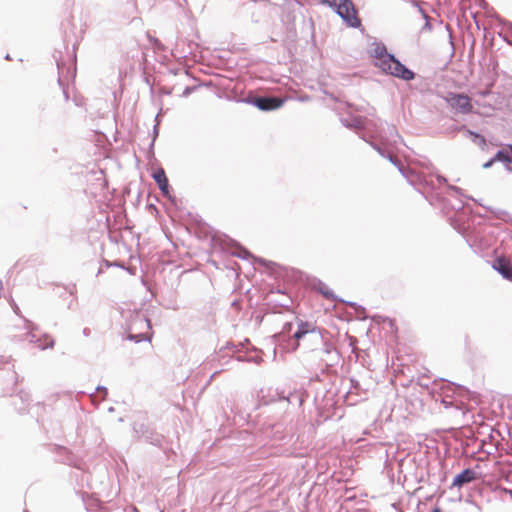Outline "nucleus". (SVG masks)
I'll return each mask as SVG.
<instances>
[{"instance_id":"16","label":"nucleus","mask_w":512,"mask_h":512,"mask_svg":"<svg viewBox=\"0 0 512 512\" xmlns=\"http://www.w3.org/2000/svg\"><path fill=\"white\" fill-rule=\"evenodd\" d=\"M492 268L505 280L512 282V264L506 257H496L493 260Z\"/></svg>"},{"instance_id":"23","label":"nucleus","mask_w":512,"mask_h":512,"mask_svg":"<svg viewBox=\"0 0 512 512\" xmlns=\"http://www.w3.org/2000/svg\"><path fill=\"white\" fill-rule=\"evenodd\" d=\"M487 209L493 213L495 218L512 224V215L509 212L502 209H493L490 207H487Z\"/></svg>"},{"instance_id":"38","label":"nucleus","mask_w":512,"mask_h":512,"mask_svg":"<svg viewBox=\"0 0 512 512\" xmlns=\"http://www.w3.org/2000/svg\"><path fill=\"white\" fill-rule=\"evenodd\" d=\"M417 8H418L419 13L422 15V17H423L424 19H425V18H427V17H429V16H428V14L426 13V11H425L421 6H419V7H417Z\"/></svg>"},{"instance_id":"37","label":"nucleus","mask_w":512,"mask_h":512,"mask_svg":"<svg viewBox=\"0 0 512 512\" xmlns=\"http://www.w3.org/2000/svg\"><path fill=\"white\" fill-rule=\"evenodd\" d=\"M359 137H360L363 141H365L366 143H368V144H369V142H373L370 138H368V137H367V135H366L365 133H361V134H359Z\"/></svg>"},{"instance_id":"9","label":"nucleus","mask_w":512,"mask_h":512,"mask_svg":"<svg viewBox=\"0 0 512 512\" xmlns=\"http://www.w3.org/2000/svg\"><path fill=\"white\" fill-rule=\"evenodd\" d=\"M54 58L56 59L57 69H58V83L63 88V94L66 100H68V92L65 89L64 82L68 81L71 78H74L76 75V53L75 50H73L72 56H71V64L67 65L65 61L62 59L56 58L54 55Z\"/></svg>"},{"instance_id":"11","label":"nucleus","mask_w":512,"mask_h":512,"mask_svg":"<svg viewBox=\"0 0 512 512\" xmlns=\"http://www.w3.org/2000/svg\"><path fill=\"white\" fill-rule=\"evenodd\" d=\"M495 162L503 163L505 169L512 172V144H506L505 147L499 149L492 158L482 165V167L484 169H488L492 167Z\"/></svg>"},{"instance_id":"1","label":"nucleus","mask_w":512,"mask_h":512,"mask_svg":"<svg viewBox=\"0 0 512 512\" xmlns=\"http://www.w3.org/2000/svg\"><path fill=\"white\" fill-rule=\"evenodd\" d=\"M146 329L147 331L151 330V321L148 319L143 313L133 312L130 314L128 323L126 325L127 335L124 339L128 341H132L135 343H140L143 341H151L152 335L148 332H138L135 331Z\"/></svg>"},{"instance_id":"22","label":"nucleus","mask_w":512,"mask_h":512,"mask_svg":"<svg viewBox=\"0 0 512 512\" xmlns=\"http://www.w3.org/2000/svg\"><path fill=\"white\" fill-rule=\"evenodd\" d=\"M388 55L393 54L387 51V48L384 44H377L372 52V56L377 58L379 60V63H381V61L383 60L388 59Z\"/></svg>"},{"instance_id":"27","label":"nucleus","mask_w":512,"mask_h":512,"mask_svg":"<svg viewBox=\"0 0 512 512\" xmlns=\"http://www.w3.org/2000/svg\"><path fill=\"white\" fill-rule=\"evenodd\" d=\"M369 145L379 153L380 156H382L383 158H386L387 157V154L390 153L388 151V149L385 147L384 144H379L375 141L373 142H369Z\"/></svg>"},{"instance_id":"18","label":"nucleus","mask_w":512,"mask_h":512,"mask_svg":"<svg viewBox=\"0 0 512 512\" xmlns=\"http://www.w3.org/2000/svg\"><path fill=\"white\" fill-rule=\"evenodd\" d=\"M30 400V394L24 391H21L14 397L13 405L19 414H23L26 412Z\"/></svg>"},{"instance_id":"34","label":"nucleus","mask_w":512,"mask_h":512,"mask_svg":"<svg viewBox=\"0 0 512 512\" xmlns=\"http://www.w3.org/2000/svg\"><path fill=\"white\" fill-rule=\"evenodd\" d=\"M388 129H389V134H390L391 136H395V137H397V138L401 139V136L399 135V133H398V131H397V129H396V127H395V126H393V125H392V126H389V128H388Z\"/></svg>"},{"instance_id":"21","label":"nucleus","mask_w":512,"mask_h":512,"mask_svg":"<svg viewBox=\"0 0 512 512\" xmlns=\"http://www.w3.org/2000/svg\"><path fill=\"white\" fill-rule=\"evenodd\" d=\"M341 123L343 126L349 129L363 130L364 128L368 127L371 122H364L363 117L355 116L351 120L342 118Z\"/></svg>"},{"instance_id":"7","label":"nucleus","mask_w":512,"mask_h":512,"mask_svg":"<svg viewBox=\"0 0 512 512\" xmlns=\"http://www.w3.org/2000/svg\"><path fill=\"white\" fill-rule=\"evenodd\" d=\"M132 430L133 437L138 441H143L156 447H161L163 444L164 436L148 423L136 421L132 424Z\"/></svg>"},{"instance_id":"17","label":"nucleus","mask_w":512,"mask_h":512,"mask_svg":"<svg viewBox=\"0 0 512 512\" xmlns=\"http://www.w3.org/2000/svg\"><path fill=\"white\" fill-rule=\"evenodd\" d=\"M477 479V474L472 468H465L453 478L451 488H461Z\"/></svg>"},{"instance_id":"14","label":"nucleus","mask_w":512,"mask_h":512,"mask_svg":"<svg viewBox=\"0 0 512 512\" xmlns=\"http://www.w3.org/2000/svg\"><path fill=\"white\" fill-rule=\"evenodd\" d=\"M26 328L28 329V332L25 333L23 340L28 341L30 343H35L41 349L51 348L54 346V340L48 335H46L45 338L46 340H49V342L41 343V339L34 332L37 329V327L31 321H26Z\"/></svg>"},{"instance_id":"32","label":"nucleus","mask_w":512,"mask_h":512,"mask_svg":"<svg viewBox=\"0 0 512 512\" xmlns=\"http://www.w3.org/2000/svg\"><path fill=\"white\" fill-rule=\"evenodd\" d=\"M96 392H99L102 394V399H106L108 395V389L103 385H98L95 389Z\"/></svg>"},{"instance_id":"40","label":"nucleus","mask_w":512,"mask_h":512,"mask_svg":"<svg viewBox=\"0 0 512 512\" xmlns=\"http://www.w3.org/2000/svg\"><path fill=\"white\" fill-rule=\"evenodd\" d=\"M192 90H193V87H189V86L186 87L183 91V96H188Z\"/></svg>"},{"instance_id":"8","label":"nucleus","mask_w":512,"mask_h":512,"mask_svg":"<svg viewBox=\"0 0 512 512\" xmlns=\"http://www.w3.org/2000/svg\"><path fill=\"white\" fill-rule=\"evenodd\" d=\"M402 176L426 199H428L427 193L435 188L432 180H428L423 173L418 172L411 167L405 170V173Z\"/></svg>"},{"instance_id":"35","label":"nucleus","mask_w":512,"mask_h":512,"mask_svg":"<svg viewBox=\"0 0 512 512\" xmlns=\"http://www.w3.org/2000/svg\"><path fill=\"white\" fill-rule=\"evenodd\" d=\"M425 20V24L422 28V30H428V31H431L432 30V24L430 22V17H427L424 19Z\"/></svg>"},{"instance_id":"13","label":"nucleus","mask_w":512,"mask_h":512,"mask_svg":"<svg viewBox=\"0 0 512 512\" xmlns=\"http://www.w3.org/2000/svg\"><path fill=\"white\" fill-rule=\"evenodd\" d=\"M152 178L154 179L155 183L157 184L159 190L161 191L162 195L166 198H168L170 201H174L175 197H173L170 193V185L168 177L165 173V170L163 168L156 169L152 174Z\"/></svg>"},{"instance_id":"42","label":"nucleus","mask_w":512,"mask_h":512,"mask_svg":"<svg viewBox=\"0 0 512 512\" xmlns=\"http://www.w3.org/2000/svg\"><path fill=\"white\" fill-rule=\"evenodd\" d=\"M82 333L85 337H88L91 334V330L89 328H84Z\"/></svg>"},{"instance_id":"24","label":"nucleus","mask_w":512,"mask_h":512,"mask_svg":"<svg viewBox=\"0 0 512 512\" xmlns=\"http://www.w3.org/2000/svg\"><path fill=\"white\" fill-rule=\"evenodd\" d=\"M344 303H346L348 306L352 307L357 315V317L361 320H364L367 318V314H366V309L357 304L356 302H352V301H345Z\"/></svg>"},{"instance_id":"28","label":"nucleus","mask_w":512,"mask_h":512,"mask_svg":"<svg viewBox=\"0 0 512 512\" xmlns=\"http://www.w3.org/2000/svg\"><path fill=\"white\" fill-rule=\"evenodd\" d=\"M158 133H159V122H157L154 127H153V138H152V141L149 145V149L150 151L153 153V148H154V143H155V140L158 136Z\"/></svg>"},{"instance_id":"29","label":"nucleus","mask_w":512,"mask_h":512,"mask_svg":"<svg viewBox=\"0 0 512 512\" xmlns=\"http://www.w3.org/2000/svg\"><path fill=\"white\" fill-rule=\"evenodd\" d=\"M103 263H104V265H105L106 267H119V268H122V269H124V267H125V266H124V263H123V262H119V261H113V262H111V261H109V260L104 259V260H103Z\"/></svg>"},{"instance_id":"5","label":"nucleus","mask_w":512,"mask_h":512,"mask_svg":"<svg viewBox=\"0 0 512 512\" xmlns=\"http://www.w3.org/2000/svg\"><path fill=\"white\" fill-rule=\"evenodd\" d=\"M379 68L384 73L404 81H411L416 76L415 72L403 64L395 55H388V59L379 63Z\"/></svg>"},{"instance_id":"45","label":"nucleus","mask_w":512,"mask_h":512,"mask_svg":"<svg viewBox=\"0 0 512 512\" xmlns=\"http://www.w3.org/2000/svg\"><path fill=\"white\" fill-rule=\"evenodd\" d=\"M431 512H442V510L439 507H434Z\"/></svg>"},{"instance_id":"20","label":"nucleus","mask_w":512,"mask_h":512,"mask_svg":"<svg viewBox=\"0 0 512 512\" xmlns=\"http://www.w3.org/2000/svg\"><path fill=\"white\" fill-rule=\"evenodd\" d=\"M313 288L326 299L338 302H345L343 299L336 296L334 292L321 280H317V282L313 284Z\"/></svg>"},{"instance_id":"4","label":"nucleus","mask_w":512,"mask_h":512,"mask_svg":"<svg viewBox=\"0 0 512 512\" xmlns=\"http://www.w3.org/2000/svg\"><path fill=\"white\" fill-rule=\"evenodd\" d=\"M241 101L256 107L260 111L268 112L282 107L286 101V98L272 94H261L250 91Z\"/></svg>"},{"instance_id":"19","label":"nucleus","mask_w":512,"mask_h":512,"mask_svg":"<svg viewBox=\"0 0 512 512\" xmlns=\"http://www.w3.org/2000/svg\"><path fill=\"white\" fill-rule=\"evenodd\" d=\"M459 131L463 132L464 137L469 138L473 143L484 148L486 144V139L483 135L478 132L472 131L466 127V125H462L459 128Z\"/></svg>"},{"instance_id":"44","label":"nucleus","mask_w":512,"mask_h":512,"mask_svg":"<svg viewBox=\"0 0 512 512\" xmlns=\"http://www.w3.org/2000/svg\"><path fill=\"white\" fill-rule=\"evenodd\" d=\"M410 3L415 6V7H419V2L417 0H410Z\"/></svg>"},{"instance_id":"31","label":"nucleus","mask_w":512,"mask_h":512,"mask_svg":"<svg viewBox=\"0 0 512 512\" xmlns=\"http://www.w3.org/2000/svg\"><path fill=\"white\" fill-rule=\"evenodd\" d=\"M364 119V122H372L370 123V125L366 128H364L363 130H371V131H374L375 133H377V122L374 121V120H370V119H367L365 117H363Z\"/></svg>"},{"instance_id":"30","label":"nucleus","mask_w":512,"mask_h":512,"mask_svg":"<svg viewBox=\"0 0 512 512\" xmlns=\"http://www.w3.org/2000/svg\"><path fill=\"white\" fill-rule=\"evenodd\" d=\"M447 189H448L449 191H453V192H455L456 194H459L460 196L466 197V195L463 193L462 189H461L460 187H458V186H455V185H448ZM467 198H468V199H472V200H473V198H472V197H470V196H469V197L467 196Z\"/></svg>"},{"instance_id":"47","label":"nucleus","mask_w":512,"mask_h":512,"mask_svg":"<svg viewBox=\"0 0 512 512\" xmlns=\"http://www.w3.org/2000/svg\"><path fill=\"white\" fill-rule=\"evenodd\" d=\"M5 59H6V60H11V56H10V54H6Z\"/></svg>"},{"instance_id":"46","label":"nucleus","mask_w":512,"mask_h":512,"mask_svg":"<svg viewBox=\"0 0 512 512\" xmlns=\"http://www.w3.org/2000/svg\"><path fill=\"white\" fill-rule=\"evenodd\" d=\"M104 272V270L102 268H99L98 272H97V276L102 274Z\"/></svg>"},{"instance_id":"36","label":"nucleus","mask_w":512,"mask_h":512,"mask_svg":"<svg viewBox=\"0 0 512 512\" xmlns=\"http://www.w3.org/2000/svg\"><path fill=\"white\" fill-rule=\"evenodd\" d=\"M351 382V389L357 390L360 386L359 382L353 378L350 379Z\"/></svg>"},{"instance_id":"2","label":"nucleus","mask_w":512,"mask_h":512,"mask_svg":"<svg viewBox=\"0 0 512 512\" xmlns=\"http://www.w3.org/2000/svg\"><path fill=\"white\" fill-rule=\"evenodd\" d=\"M321 4L327 5L342 18V20L352 28L361 26V20L357 16V11L352 0H319Z\"/></svg>"},{"instance_id":"10","label":"nucleus","mask_w":512,"mask_h":512,"mask_svg":"<svg viewBox=\"0 0 512 512\" xmlns=\"http://www.w3.org/2000/svg\"><path fill=\"white\" fill-rule=\"evenodd\" d=\"M230 245L232 248H235V250L231 251V254L235 257H238L243 260H247L252 258L253 263H257L263 267H265L267 270H270L271 272H274V269L276 267H279L275 262L266 260L261 257H255L252 255V253L246 249L245 247L241 246L239 243H237L235 240L229 239Z\"/></svg>"},{"instance_id":"26","label":"nucleus","mask_w":512,"mask_h":512,"mask_svg":"<svg viewBox=\"0 0 512 512\" xmlns=\"http://www.w3.org/2000/svg\"><path fill=\"white\" fill-rule=\"evenodd\" d=\"M293 328H294L293 322H286L283 325L281 332L276 334L274 337L279 341L283 340L285 337H287L291 334Z\"/></svg>"},{"instance_id":"25","label":"nucleus","mask_w":512,"mask_h":512,"mask_svg":"<svg viewBox=\"0 0 512 512\" xmlns=\"http://www.w3.org/2000/svg\"><path fill=\"white\" fill-rule=\"evenodd\" d=\"M386 158L389 160L391 164H393L398 169L401 175H403L405 173V170L409 168V166L403 165L402 162L391 153H388Z\"/></svg>"},{"instance_id":"15","label":"nucleus","mask_w":512,"mask_h":512,"mask_svg":"<svg viewBox=\"0 0 512 512\" xmlns=\"http://www.w3.org/2000/svg\"><path fill=\"white\" fill-rule=\"evenodd\" d=\"M276 395L278 400H286L288 404L301 407L305 397H307V392L302 389H294L293 391H289L287 394L284 391H277Z\"/></svg>"},{"instance_id":"41","label":"nucleus","mask_w":512,"mask_h":512,"mask_svg":"<svg viewBox=\"0 0 512 512\" xmlns=\"http://www.w3.org/2000/svg\"><path fill=\"white\" fill-rule=\"evenodd\" d=\"M453 208L456 210H462L464 208V204L459 201L458 205H453Z\"/></svg>"},{"instance_id":"39","label":"nucleus","mask_w":512,"mask_h":512,"mask_svg":"<svg viewBox=\"0 0 512 512\" xmlns=\"http://www.w3.org/2000/svg\"><path fill=\"white\" fill-rule=\"evenodd\" d=\"M437 181L440 183V184H443V183H446L447 182V179L442 176V175H437Z\"/></svg>"},{"instance_id":"43","label":"nucleus","mask_w":512,"mask_h":512,"mask_svg":"<svg viewBox=\"0 0 512 512\" xmlns=\"http://www.w3.org/2000/svg\"><path fill=\"white\" fill-rule=\"evenodd\" d=\"M489 93H490V91H489V90H484V91H480V92H479V94H480L482 97H486V96H488V95H489Z\"/></svg>"},{"instance_id":"50","label":"nucleus","mask_w":512,"mask_h":512,"mask_svg":"<svg viewBox=\"0 0 512 512\" xmlns=\"http://www.w3.org/2000/svg\"><path fill=\"white\" fill-rule=\"evenodd\" d=\"M510 28H511V30H512V23L510 24Z\"/></svg>"},{"instance_id":"12","label":"nucleus","mask_w":512,"mask_h":512,"mask_svg":"<svg viewBox=\"0 0 512 512\" xmlns=\"http://www.w3.org/2000/svg\"><path fill=\"white\" fill-rule=\"evenodd\" d=\"M448 102L452 108L462 114H470L473 111L471 99L464 93H450Z\"/></svg>"},{"instance_id":"49","label":"nucleus","mask_w":512,"mask_h":512,"mask_svg":"<svg viewBox=\"0 0 512 512\" xmlns=\"http://www.w3.org/2000/svg\"><path fill=\"white\" fill-rule=\"evenodd\" d=\"M277 292L278 293H284V291H282V289H278Z\"/></svg>"},{"instance_id":"33","label":"nucleus","mask_w":512,"mask_h":512,"mask_svg":"<svg viewBox=\"0 0 512 512\" xmlns=\"http://www.w3.org/2000/svg\"><path fill=\"white\" fill-rule=\"evenodd\" d=\"M236 360H237V361H247V362L254 361V362H257V363H258L259 361H261V358H253V357H249V358H247V357L238 356V357L236 358Z\"/></svg>"},{"instance_id":"51","label":"nucleus","mask_w":512,"mask_h":512,"mask_svg":"<svg viewBox=\"0 0 512 512\" xmlns=\"http://www.w3.org/2000/svg\"><path fill=\"white\" fill-rule=\"evenodd\" d=\"M25 512H28L27 510Z\"/></svg>"},{"instance_id":"6","label":"nucleus","mask_w":512,"mask_h":512,"mask_svg":"<svg viewBox=\"0 0 512 512\" xmlns=\"http://www.w3.org/2000/svg\"><path fill=\"white\" fill-rule=\"evenodd\" d=\"M314 348H312V352L315 354V357L318 358L324 367H332L340 361V353L333 345V343L327 341L323 336L322 342H314Z\"/></svg>"},{"instance_id":"3","label":"nucleus","mask_w":512,"mask_h":512,"mask_svg":"<svg viewBox=\"0 0 512 512\" xmlns=\"http://www.w3.org/2000/svg\"><path fill=\"white\" fill-rule=\"evenodd\" d=\"M297 329L293 333L292 338L294 340L293 349H296L299 346V341H307L311 344L314 342H322L323 341V333H327L326 330H323L317 327L314 323L303 321L300 319H296Z\"/></svg>"},{"instance_id":"48","label":"nucleus","mask_w":512,"mask_h":512,"mask_svg":"<svg viewBox=\"0 0 512 512\" xmlns=\"http://www.w3.org/2000/svg\"><path fill=\"white\" fill-rule=\"evenodd\" d=\"M155 120H156V123L159 122V114L156 115Z\"/></svg>"}]
</instances>
